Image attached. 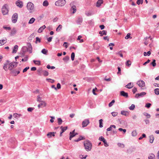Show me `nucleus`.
<instances>
[{
    "instance_id": "423d86ee",
    "label": "nucleus",
    "mask_w": 159,
    "mask_h": 159,
    "mask_svg": "<svg viewBox=\"0 0 159 159\" xmlns=\"http://www.w3.org/2000/svg\"><path fill=\"white\" fill-rule=\"evenodd\" d=\"M18 18V15L17 13H15L13 15L12 17V22L14 23H15L17 21Z\"/></svg>"
},
{
    "instance_id": "b1692460",
    "label": "nucleus",
    "mask_w": 159,
    "mask_h": 159,
    "mask_svg": "<svg viewBox=\"0 0 159 159\" xmlns=\"http://www.w3.org/2000/svg\"><path fill=\"white\" fill-rule=\"evenodd\" d=\"M18 46L17 45H15L14 47V49L12 51V53H16V52L18 50Z\"/></svg>"
},
{
    "instance_id": "a211bd4d",
    "label": "nucleus",
    "mask_w": 159,
    "mask_h": 159,
    "mask_svg": "<svg viewBox=\"0 0 159 159\" xmlns=\"http://www.w3.org/2000/svg\"><path fill=\"white\" fill-rule=\"evenodd\" d=\"M99 34H100V36H102L104 35H106L107 34V31L106 30H103L102 31H99Z\"/></svg>"
},
{
    "instance_id": "aec40b11",
    "label": "nucleus",
    "mask_w": 159,
    "mask_h": 159,
    "mask_svg": "<svg viewBox=\"0 0 159 159\" xmlns=\"http://www.w3.org/2000/svg\"><path fill=\"white\" fill-rule=\"evenodd\" d=\"M103 0H98L97 2V7H99L101 5V4L103 3Z\"/></svg>"
},
{
    "instance_id": "393cba45",
    "label": "nucleus",
    "mask_w": 159,
    "mask_h": 159,
    "mask_svg": "<svg viewBox=\"0 0 159 159\" xmlns=\"http://www.w3.org/2000/svg\"><path fill=\"white\" fill-rule=\"evenodd\" d=\"M149 159H156L155 155L152 154H151L148 157Z\"/></svg>"
},
{
    "instance_id": "4c0bfd02",
    "label": "nucleus",
    "mask_w": 159,
    "mask_h": 159,
    "mask_svg": "<svg viewBox=\"0 0 159 159\" xmlns=\"http://www.w3.org/2000/svg\"><path fill=\"white\" fill-rule=\"evenodd\" d=\"M8 65V63H5L4 64V65L3 66V68L6 71H7V69H7V65Z\"/></svg>"
},
{
    "instance_id": "39448f33",
    "label": "nucleus",
    "mask_w": 159,
    "mask_h": 159,
    "mask_svg": "<svg viewBox=\"0 0 159 159\" xmlns=\"http://www.w3.org/2000/svg\"><path fill=\"white\" fill-rule=\"evenodd\" d=\"M18 63L17 62H13L9 64L8 69L11 70L14 67H16L17 66Z\"/></svg>"
},
{
    "instance_id": "5fc2aeb1",
    "label": "nucleus",
    "mask_w": 159,
    "mask_h": 159,
    "mask_svg": "<svg viewBox=\"0 0 159 159\" xmlns=\"http://www.w3.org/2000/svg\"><path fill=\"white\" fill-rule=\"evenodd\" d=\"M117 145L119 147H121L122 148H123L125 147L124 145V144L120 143H118L117 144Z\"/></svg>"
},
{
    "instance_id": "7c9ffc66",
    "label": "nucleus",
    "mask_w": 159,
    "mask_h": 159,
    "mask_svg": "<svg viewBox=\"0 0 159 159\" xmlns=\"http://www.w3.org/2000/svg\"><path fill=\"white\" fill-rule=\"evenodd\" d=\"M85 14L87 16H90L93 14V13L91 12H88L86 11L85 12Z\"/></svg>"
},
{
    "instance_id": "8fccbe9b",
    "label": "nucleus",
    "mask_w": 159,
    "mask_h": 159,
    "mask_svg": "<svg viewBox=\"0 0 159 159\" xmlns=\"http://www.w3.org/2000/svg\"><path fill=\"white\" fill-rule=\"evenodd\" d=\"M130 33H128L126 37H125V39H128L129 38H132V37H130Z\"/></svg>"
},
{
    "instance_id": "f8f14e48",
    "label": "nucleus",
    "mask_w": 159,
    "mask_h": 159,
    "mask_svg": "<svg viewBox=\"0 0 159 159\" xmlns=\"http://www.w3.org/2000/svg\"><path fill=\"white\" fill-rule=\"evenodd\" d=\"M38 106L39 108L46 106V104L44 101H41Z\"/></svg>"
},
{
    "instance_id": "a18cd8bd",
    "label": "nucleus",
    "mask_w": 159,
    "mask_h": 159,
    "mask_svg": "<svg viewBox=\"0 0 159 159\" xmlns=\"http://www.w3.org/2000/svg\"><path fill=\"white\" fill-rule=\"evenodd\" d=\"M28 57L27 55L25 56L24 58H22L21 59V61H26L28 59Z\"/></svg>"
},
{
    "instance_id": "9b49d317",
    "label": "nucleus",
    "mask_w": 159,
    "mask_h": 159,
    "mask_svg": "<svg viewBox=\"0 0 159 159\" xmlns=\"http://www.w3.org/2000/svg\"><path fill=\"white\" fill-rule=\"evenodd\" d=\"M20 73V71L17 70V69L12 70L11 71V73L13 74L15 76H16L17 75L19 74Z\"/></svg>"
},
{
    "instance_id": "4d7b16f0",
    "label": "nucleus",
    "mask_w": 159,
    "mask_h": 159,
    "mask_svg": "<svg viewBox=\"0 0 159 159\" xmlns=\"http://www.w3.org/2000/svg\"><path fill=\"white\" fill-rule=\"evenodd\" d=\"M116 54L117 55H119L121 57H123V54H122L121 51H120L119 52L116 53Z\"/></svg>"
},
{
    "instance_id": "f704fd0d",
    "label": "nucleus",
    "mask_w": 159,
    "mask_h": 159,
    "mask_svg": "<svg viewBox=\"0 0 159 159\" xmlns=\"http://www.w3.org/2000/svg\"><path fill=\"white\" fill-rule=\"evenodd\" d=\"M125 87L128 89H130L132 88L133 87V86L131 85V83H128L127 85H126L125 86Z\"/></svg>"
},
{
    "instance_id": "a19ab883",
    "label": "nucleus",
    "mask_w": 159,
    "mask_h": 159,
    "mask_svg": "<svg viewBox=\"0 0 159 159\" xmlns=\"http://www.w3.org/2000/svg\"><path fill=\"white\" fill-rule=\"evenodd\" d=\"M62 28V26L61 25H59L58 26L56 29V31L57 32L59 31Z\"/></svg>"
},
{
    "instance_id": "f257e3e1",
    "label": "nucleus",
    "mask_w": 159,
    "mask_h": 159,
    "mask_svg": "<svg viewBox=\"0 0 159 159\" xmlns=\"http://www.w3.org/2000/svg\"><path fill=\"white\" fill-rule=\"evenodd\" d=\"M84 146L85 149L87 151H90L92 148V144L89 141H85L84 142Z\"/></svg>"
},
{
    "instance_id": "72a5a7b5",
    "label": "nucleus",
    "mask_w": 159,
    "mask_h": 159,
    "mask_svg": "<svg viewBox=\"0 0 159 159\" xmlns=\"http://www.w3.org/2000/svg\"><path fill=\"white\" fill-rule=\"evenodd\" d=\"M6 42V40L3 39L2 40H0V46L4 44Z\"/></svg>"
},
{
    "instance_id": "49530a36",
    "label": "nucleus",
    "mask_w": 159,
    "mask_h": 159,
    "mask_svg": "<svg viewBox=\"0 0 159 159\" xmlns=\"http://www.w3.org/2000/svg\"><path fill=\"white\" fill-rule=\"evenodd\" d=\"M143 2V0H138L137 1V4L139 5L140 4H142Z\"/></svg>"
},
{
    "instance_id": "6e6d98bb",
    "label": "nucleus",
    "mask_w": 159,
    "mask_h": 159,
    "mask_svg": "<svg viewBox=\"0 0 159 159\" xmlns=\"http://www.w3.org/2000/svg\"><path fill=\"white\" fill-rule=\"evenodd\" d=\"M115 101L114 100H112L111 102H110L108 105L109 107L112 106L114 103Z\"/></svg>"
},
{
    "instance_id": "2eb2a0df",
    "label": "nucleus",
    "mask_w": 159,
    "mask_h": 159,
    "mask_svg": "<svg viewBox=\"0 0 159 159\" xmlns=\"http://www.w3.org/2000/svg\"><path fill=\"white\" fill-rule=\"evenodd\" d=\"M55 132H50L47 134V136L48 138H51L52 136H54Z\"/></svg>"
},
{
    "instance_id": "5701e85b",
    "label": "nucleus",
    "mask_w": 159,
    "mask_h": 159,
    "mask_svg": "<svg viewBox=\"0 0 159 159\" xmlns=\"http://www.w3.org/2000/svg\"><path fill=\"white\" fill-rule=\"evenodd\" d=\"M16 30L15 28H13L11 30V35H13L15 34L16 33Z\"/></svg>"
},
{
    "instance_id": "a878e982",
    "label": "nucleus",
    "mask_w": 159,
    "mask_h": 159,
    "mask_svg": "<svg viewBox=\"0 0 159 159\" xmlns=\"http://www.w3.org/2000/svg\"><path fill=\"white\" fill-rule=\"evenodd\" d=\"M22 51L23 53H25V52L28 51V48L26 46H24L22 48Z\"/></svg>"
},
{
    "instance_id": "f3484780",
    "label": "nucleus",
    "mask_w": 159,
    "mask_h": 159,
    "mask_svg": "<svg viewBox=\"0 0 159 159\" xmlns=\"http://www.w3.org/2000/svg\"><path fill=\"white\" fill-rule=\"evenodd\" d=\"M46 27L45 25H43L42 26L40 27L38 30V32L39 33H40L42 32L43 30Z\"/></svg>"
},
{
    "instance_id": "69168bd1",
    "label": "nucleus",
    "mask_w": 159,
    "mask_h": 159,
    "mask_svg": "<svg viewBox=\"0 0 159 159\" xmlns=\"http://www.w3.org/2000/svg\"><path fill=\"white\" fill-rule=\"evenodd\" d=\"M144 115L145 116L148 118H149L150 117V115L147 113H144Z\"/></svg>"
},
{
    "instance_id": "603ef678",
    "label": "nucleus",
    "mask_w": 159,
    "mask_h": 159,
    "mask_svg": "<svg viewBox=\"0 0 159 159\" xmlns=\"http://www.w3.org/2000/svg\"><path fill=\"white\" fill-rule=\"evenodd\" d=\"M33 62L34 64H37L38 66L40 65V62L39 61L34 60Z\"/></svg>"
},
{
    "instance_id": "e433bc0d",
    "label": "nucleus",
    "mask_w": 159,
    "mask_h": 159,
    "mask_svg": "<svg viewBox=\"0 0 159 159\" xmlns=\"http://www.w3.org/2000/svg\"><path fill=\"white\" fill-rule=\"evenodd\" d=\"M102 121L103 120L102 119H100L99 120V127L100 128H102L103 127V125H102Z\"/></svg>"
},
{
    "instance_id": "de8ad7c7",
    "label": "nucleus",
    "mask_w": 159,
    "mask_h": 159,
    "mask_svg": "<svg viewBox=\"0 0 159 159\" xmlns=\"http://www.w3.org/2000/svg\"><path fill=\"white\" fill-rule=\"evenodd\" d=\"M135 107V106L134 104H132L131 106L129 107V109L131 110H133Z\"/></svg>"
},
{
    "instance_id": "0eeeda50",
    "label": "nucleus",
    "mask_w": 159,
    "mask_h": 159,
    "mask_svg": "<svg viewBox=\"0 0 159 159\" xmlns=\"http://www.w3.org/2000/svg\"><path fill=\"white\" fill-rule=\"evenodd\" d=\"M90 122L89 120L88 119H85L82 123V126L83 128L86 126Z\"/></svg>"
},
{
    "instance_id": "f03ea898",
    "label": "nucleus",
    "mask_w": 159,
    "mask_h": 159,
    "mask_svg": "<svg viewBox=\"0 0 159 159\" xmlns=\"http://www.w3.org/2000/svg\"><path fill=\"white\" fill-rule=\"evenodd\" d=\"M8 6L7 4L4 5L2 8V13L3 15H6L8 14Z\"/></svg>"
},
{
    "instance_id": "864d4df0",
    "label": "nucleus",
    "mask_w": 159,
    "mask_h": 159,
    "mask_svg": "<svg viewBox=\"0 0 159 159\" xmlns=\"http://www.w3.org/2000/svg\"><path fill=\"white\" fill-rule=\"evenodd\" d=\"M47 67L48 69H53L55 68V66H51L49 65H48L47 66Z\"/></svg>"
},
{
    "instance_id": "ea45409f",
    "label": "nucleus",
    "mask_w": 159,
    "mask_h": 159,
    "mask_svg": "<svg viewBox=\"0 0 159 159\" xmlns=\"http://www.w3.org/2000/svg\"><path fill=\"white\" fill-rule=\"evenodd\" d=\"M57 120L58 124L59 125H61L62 122V120L61 118H58L57 119Z\"/></svg>"
},
{
    "instance_id": "e2e57ef3",
    "label": "nucleus",
    "mask_w": 159,
    "mask_h": 159,
    "mask_svg": "<svg viewBox=\"0 0 159 159\" xmlns=\"http://www.w3.org/2000/svg\"><path fill=\"white\" fill-rule=\"evenodd\" d=\"M103 142L104 143V145L105 147H107L109 146L106 139L105 140H104V141H103Z\"/></svg>"
},
{
    "instance_id": "473e14b6",
    "label": "nucleus",
    "mask_w": 159,
    "mask_h": 159,
    "mask_svg": "<svg viewBox=\"0 0 159 159\" xmlns=\"http://www.w3.org/2000/svg\"><path fill=\"white\" fill-rule=\"evenodd\" d=\"M35 20V18H34L33 17V18H31L30 20L28 23L29 24H32L34 22V21Z\"/></svg>"
},
{
    "instance_id": "c85d7f7f",
    "label": "nucleus",
    "mask_w": 159,
    "mask_h": 159,
    "mask_svg": "<svg viewBox=\"0 0 159 159\" xmlns=\"http://www.w3.org/2000/svg\"><path fill=\"white\" fill-rule=\"evenodd\" d=\"M71 10H73V13H74L76 11V8L75 6H72L70 9Z\"/></svg>"
},
{
    "instance_id": "ddd939ff",
    "label": "nucleus",
    "mask_w": 159,
    "mask_h": 159,
    "mask_svg": "<svg viewBox=\"0 0 159 159\" xmlns=\"http://www.w3.org/2000/svg\"><path fill=\"white\" fill-rule=\"evenodd\" d=\"M60 128L61 129V131L60 133V136H62V133L64 132L67 129V127L65 126L63 127V126H61V127Z\"/></svg>"
},
{
    "instance_id": "680f3d73",
    "label": "nucleus",
    "mask_w": 159,
    "mask_h": 159,
    "mask_svg": "<svg viewBox=\"0 0 159 159\" xmlns=\"http://www.w3.org/2000/svg\"><path fill=\"white\" fill-rule=\"evenodd\" d=\"M34 109L33 107H29L27 109V111L29 112H31Z\"/></svg>"
},
{
    "instance_id": "09e8293b",
    "label": "nucleus",
    "mask_w": 159,
    "mask_h": 159,
    "mask_svg": "<svg viewBox=\"0 0 159 159\" xmlns=\"http://www.w3.org/2000/svg\"><path fill=\"white\" fill-rule=\"evenodd\" d=\"M75 57V54L74 52H73L71 54V59L72 61H74Z\"/></svg>"
},
{
    "instance_id": "37998d69",
    "label": "nucleus",
    "mask_w": 159,
    "mask_h": 159,
    "mask_svg": "<svg viewBox=\"0 0 159 159\" xmlns=\"http://www.w3.org/2000/svg\"><path fill=\"white\" fill-rule=\"evenodd\" d=\"M137 135V133L136 130H134L132 133V135L133 137L136 136Z\"/></svg>"
},
{
    "instance_id": "7ed1b4c3",
    "label": "nucleus",
    "mask_w": 159,
    "mask_h": 159,
    "mask_svg": "<svg viewBox=\"0 0 159 159\" xmlns=\"http://www.w3.org/2000/svg\"><path fill=\"white\" fill-rule=\"evenodd\" d=\"M66 2L65 0H59L56 1L55 5L58 6H63L66 4Z\"/></svg>"
},
{
    "instance_id": "052dcab7",
    "label": "nucleus",
    "mask_w": 159,
    "mask_h": 159,
    "mask_svg": "<svg viewBox=\"0 0 159 159\" xmlns=\"http://www.w3.org/2000/svg\"><path fill=\"white\" fill-rule=\"evenodd\" d=\"M146 137V135L145 134H143L142 135V136L139 137V140L142 139L143 138H145Z\"/></svg>"
},
{
    "instance_id": "4be33fe9",
    "label": "nucleus",
    "mask_w": 159,
    "mask_h": 159,
    "mask_svg": "<svg viewBox=\"0 0 159 159\" xmlns=\"http://www.w3.org/2000/svg\"><path fill=\"white\" fill-rule=\"evenodd\" d=\"M70 138H69V139L71 140V139L73 138V137L75 136H76V135H77V133H76V134H72V132H70Z\"/></svg>"
},
{
    "instance_id": "6ab92c4d",
    "label": "nucleus",
    "mask_w": 159,
    "mask_h": 159,
    "mask_svg": "<svg viewBox=\"0 0 159 159\" xmlns=\"http://www.w3.org/2000/svg\"><path fill=\"white\" fill-rule=\"evenodd\" d=\"M69 57L68 56H66L64 57L62 59L65 63H67L68 61L69 60Z\"/></svg>"
},
{
    "instance_id": "412c9836",
    "label": "nucleus",
    "mask_w": 159,
    "mask_h": 159,
    "mask_svg": "<svg viewBox=\"0 0 159 159\" xmlns=\"http://www.w3.org/2000/svg\"><path fill=\"white\" fill-rule=\"evenodd\" d=\"M149 142L150 143H153L154 140V137L153 135H151L149 137Z\"/></svg>"
},
{
    "instance_id": "4468645a",
    "label": "nucleus",
    "mask_w": 159,
    "mask_h": 159,
    "mask_svg": "<svg viewBox=\"0 0 159 159\" xmlns=\"http://www.w3.org/2000/svg\"><path fill=\"white\" fill-rule=\"evenodd\" d=\"M120 94L121 95L126 98L128 97V93H127L123 91H122L120 92Z\"/></svg>"
},
{
    "instance_id": "58836bf2",
    "label": "nucleus",
    "mask_w": 159,
    "mask_h": 159,
    "mask_svg": "<svg viewBox=\"0 0 159 159\" xmlns=\"http://www.w3.org/2000/svg\"><path fill=\"white\" fill-rule=\"evenodd\" d=\"M131 62L130 60L127 61L125 63V64L127 66L129 67L131 65Z\"/></svg>"
},
{
    "instance_id": "1a4fd4ad",
    "label": "nucleus",
    "mask_w": 159,
    "mask_h": 159,
    "mask_svg": "<svg viewBox=\"0 0 159 159\" xmlns=\"http://www.w3.org/2000/svg\"><path fill=\"white\" fill-rule=\"evenodd\" d=\"M16 4L17 6L19 7L20 8H21L23 6V2L21 1H17L16 2Z\"/></svg>"
},
{
    "instance_id": "bf43d9fd",
    "label": "nucleus",
    "mask_w": 159,
    "mask_h": 159,
    "mask_svg": "<svg viewBox=\"0 0 159 159\" xmlns=\"http://www.w3.org/2000/svg\"><path fill=\"white\" fill-rule=\"evenodd\" d=\"M41 98L39 96H37V101L38 102H40L41 101H43L41 100Z\"/></svg>"
},
{
    "instance_id": "0e129e2a",
    "label": "nucleus",
    "mask_w": 159,
    "mask_h": 159,
    "mask_svg": "<svg viewBox=\"0 0 159 159\" xmlns=\"http://www.w3.org/2000/svg\"><path fill=\"white\" fill-rule=\"evenodd\" d=\"M99 140L100 141L103 142L104 141V140H105V139L102 136H101L99 137Z\"/></svg>"
},
{
    "instance_id": "dca6fc26",
    "label": "nucleus",
    "mask_w": 159,
    "mask_h": 159,
    "mask_svg": "<svg viewBox=\"0 0 159 159\" xmlns=\"http://www.w3.org/2000/svg\"><path fill=\"white\" fill-rule=\"evenodd\" d=\"M83 21V18L82 17H79L78 18L76 21V23L79 24H80Z\"/></svg>"
},
{
    "instance_id": "bb28decb",
    "label": "nucleus",
    "mask_w": 159,
    "mask_h": 159,
    "mask_svg": "<svg viewBox=\"0 0 159 159\" xmlns=\"http://www.w3.org/2000/svg\"><path fill=\"white\" fill-rule=\"evenodd\" d=\"M13 116L16 119H18V118L20 117L21 115L19 114H17L16 113H14L13 115Z\"/></svg>"
},
{
    "instance_id": "6e6552de",
    "label": "nucleus",
    "mask_w": 159,
    "mask_h": 159,
    "mask_svg": "<svg viewBox=\"0 0 159 159\" xmlns=\"http://www.w3.org/2000/svg\"><path fill=\"white\" fill-rule=\"evenodd\" d=\"M137 84L139 87H143L145 86L144 82L142 80L138 81Z\"/></svg>"
},
{
    "instance_id": "3c124183",
    "label": "nucleus",
    "mask_w": 159,
    "mask_h": 159,
    "mask_svg": "<svg viewBox=\"0 0 159 159\" xmlns=\"http://www.w3.org/2000/svg\"><path fill=\"white\" fill-rule=\"evenodd\" d=\"M121 113L122 115L126 116H127V114H128V112L126 111H122Z\"/></svg>"
},
{
    "instance_id": "338daca9",
    "label": "nucleus",
    "mask_w": 159,
    "mask_h": 159,
    "mask_svg": "<svg viewBox=\"0 0 159 159\" xmlns=\"http://www.w3.org/2000/svg\"><path fill=\"white\" fill-rule=\"evenodd\" d=\"M118 130L120 131H123L124 133H125L126 132V129H123L122 128H119L118 129Z\"/></svg>"
},
{
    "instance_id": "13d9d810",
    "label": "nucleus",
    "mask_w": 159,
    "mask_h": 159,
    "mask_svg": "<svg viewBox=\"0 0 159 159\" xmlns=\"http://www.w3.org/2000/svg\"><path fill=\"white\" fill-rule=\"evenodd\" d=\"M151 105V104L150 103H147L146 104L145 107L148 108H149L150 107Z\"/></svg>"
},
{
    "instance_id": "20e7f679",
    "label": "nucleus",
    "mask_w": 159,
    "mask_h": 159,
    "mask_svg": "<svg viewBox=\"0 0 159 159\" xmlns=\"http://www.w3.org/2000/svg\"><path fill=\"white\" fill-rule=\"evenodd\" d=\"M27 9L30 12H32L34 10V6L33 4L31 2H28L27 5Z\"/></svg>"
},
{
    "instance_id": "c9c22d12",
    "label": "nucleus",
    "mask_w": 159,
    "mask_h": 159,
    "mask_svg": "<svg viewBox=\"0 0 159 159\" xmlns=\"http://www.w3.org/2000/svg\"><path fill=\"white\" fill-rule=\"evenodd\" d=\"M150 64L151 65H152L153 66H155L156 65V60L155 59H153L152 61L150 63Z\"/></svg>"
},
{
    "instance_id": "9d476101",
    "label": "nucleus",
    "mask_w": 159,
    "mask_h": 159,
    "mask_svg": "<svg viewBox=\"0 0 159 159\" xmlns=\"http://www.w3.org/2000/svg\"><path fill=\"white\" fill-rule=\"evenodd\" d=\"M28 51H29L30 53L32 52V48L31 44L30 43H27V44Z\"/></svg>"
},
{
    "instance_id": "79ce46f5",
    "label": "nucleus",
    "mask_w": 159,
    "mask_h": 159,
    "mask_svg": "<svg viewBox=\"0 0 159 159\" xmlns=\"http://www.w3.org/2000/svg\"><path fill=\"white\" fill-rule=\"evenodd\" d=\"M48 52V50H46L45 48L43 49L41 51V52L44 54H47Z\"/></svg>"
},
{
    "instance_id": "c03bdc74",
    "label": "nucleus",
    "mask_w": 159,
    "mask_h": 159,
    "mask_svg": "<svg viewBox=\"0 0 159 159\" xmlns=\"http://www.w3.org/2000/svg\"><path fill=\"white\" fill-rule=\"evenodd\" d=\"M155 93L156 94L158 95L159 94V89L157 88L154 89Z\"/></svg>"
},
{
    "instance_id": "2f4dec72",
    "label": "nucleus",
    "mask_w": 159,
    "mask_h": 159,
    "mask_svg": "<svg viewBox=\"0 0 159 159\" xmlns=\"http://www.w3.org/2000/svg\"><path fill=\"white\" fill-rule=\"evenodd\" d=\"M43 5L44 6L47 7L48 5V2L47 0H45L43 2Z\"/></svg>"
},
{
    "instance_id": "cd10ccee",
    "label": "nucleus",
    "mask_w": 159,
    "mask_h": 159,
    "mask_svg": "<svg viewBox=\"0 0 159 159\" xmlns=\"http://www.w3.org/2000/svg\"><path fill=\"white\" fill-rule=\"evenodd\" d=\"M146 93H145V92H142L140 93H137V95H138L139 96V97H143L145 95H146Z\"/></svg>"
},
{
    "instance_id": "c756f323",
    "label": "nucleus",
    "mask_w": 159,
    "mask_h": 159,
    "mask_svg": "<svg viewBox=\"0 0 159 159\" xmlns=\"http://www.w3.org/2000/svg\"><path fill=\"white\" fill-rule=\"evenodd\" d=\"M42 72L44 76H47L48 75V72L46 70L42 71Z\"/></svg>"
},
{
    "instance_id": "774afa93",
    "label": "nucleus",
    "mask_w": 159,
    "mask_h": 159,
    "mask_svg": "<svg viewBox=\"0 0 159 159\" xmlns=\"http://www.w3.org/2000/svg\"><path fill=\"white\" fill-rule=\"evenodd\" d=\"M111 114L113 116H115L117 115L118 113L116 112H113Z\"/></svg>"
}]
</instances>
